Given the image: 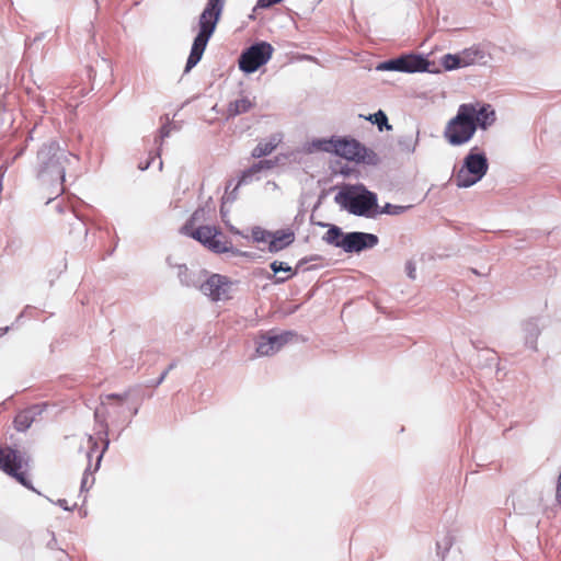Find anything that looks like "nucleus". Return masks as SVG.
I'll return each mask as SVG.
<instances>
[{
    "mask_svg": "<svg viewBox=\"0 0 561 561\" xmlns=\"http://www.w3.org/2000/svg\"><path fill=\"white\" fill-rule=\"evenodd\" d=\"M129 398V391L123 393H108L100 397V405L94 411L95 424L100 427L96 435L103 442V447L96 458L94 471L99 470L102 458L110 447V425H118L126 422V426L130 424V420H126L125 412L127 410L125 402Z\"/></svg>",
    "mask_w": 561,
    "mask_h": 561,
    "instance_id": "nucleus-1",
    "label": "nucleus"
},
{
    "mask_svg": "<svg viewBox=\"0 0 561 561\" xmlns=\"http://www.w3.org/2000/svg\"><path fill=\"white\" fill-rule=\"evenodd\" d=\"M227 0H207L198 18V33L195 36L186 60L185 72L194 68L202 59L208 41L213 36L220 20Z\"/></svg>",
    "mask_w": 561,
    "mask_h": 561,
    "instance_id": "nucleus-2",
    "label": "nucleus"
},
{
    "mask_svg": "<svg viewBox=\"0 0 561 561\" xmlns=\"http://www.w3.org/2000/svg\"><path fill=\"white\" fill-rule=\"evenodd\" d=\"M67 162H69L68 156L56 140L44 142L36 157L37 179L43 183L61 187Z\"/></svg>",
    "mask_w": 561,
    "mask_h": 561,
    "instance_id": "nucleus-3",
    "label": "nucleus"
},
{
    "mask_svg": "<svg viewBox=\"0 0 561 561\" xmlns=\"http://www.w3.org/2000/svg\"><path fill=\"white\" fill-rule=\"evenodd\" d=\"M183 225L181 232L202 243L205 248L216 254L230 253L231 256L251 257V253L241 251L233 247L232 242L214 226L195 227V215Z\"/></svg>",
    "mask_w": 561,
    "mask_h": 561,
    "instance_id": "nucleus-4",
    "label": "nucleus"
},
{
    "mask_svg": "<svg viewBox=\"0 0 561 561\" xmlns=\"http://www.w3.org/2000/svg\"><path fill=\"white\" fill-rule=\"evenodd\" d=\"M313 146L320 150L334 152L335 154L354 162H360L368 165H376L379 162L377 153L366 148L356 139L337 138L330 140H316Z\"/></svg>",
    "mask_w": 561,
    "mask_h": 561,
    "instance_id": "nucleus-5",
    "label": "nucleus"
},
{
    "mask_svg": "<svg viewBox=\"0 0 561 561\" xmlns=\"http://www.w3.org/2000/svg\"><path fill=\"white\" fill-rule=\"evenodd\" d=\"M322 239L328 244L342 249L345 253H360L375 248L379 243V238L375 233L344 232L335 225L329 226Z\"/></svg>",
    "mask_w": 561,
    "mask_h": 561,
    "instance_id": "nucleus-6",
    "label": "nucleus"
},
{
    "mask_svg": "<svg viewBox=\"0 0 561 561\" xmlns=\"http://www.w3.org/2000/svg\"><path fill=\"white\" fill-rule=\"evenodd\" d=\"M488 170L486 154L479 147H472L463 158L460 169L455 172L454 182L457 187H471L483 179Z\"/></svg>",
    "mask_w": 561,
    "mask_h": 561,
    "instance_id": "nucleus-7",
    "label": "nucleus"
},
{
    "mask_svg": "<svg viewBox=\"0 0 561 561\" xmlns=\"http://www.w3.org/2000/svg\"><path fill=\"white\" fill-rule=\"evenodd\" d=\"M334 199L344 210H378L377 195L363 184L342 186Z\"/></svg>",
    "mask_w": 561,
    "mask_h": 561,
    "instance_id": "nucleus-8",
    "label": "nucleus"
},
{
    "mask_svg": "<svg viewBox=\"0 0 561 561\" xmlns=\"http://www.w3.org/2000/svg\"><path fill=\"white\" fill-rule=\"evenodd\" d=\"M471 113L460 104L457 114L448 121L443 135L449 145L462 146L473 138L477 129Z\"/></svg>",
    "mask_w": 561,
    "mask_h": 561,
    "instance_id": "nucleus-9",
    "label": "nucleus"
},
{
    "mask_svg": "<svg viewBox=\"0 0 561 561\" xmlns=\"http://www.w3.org/2000/svg\"><path fill=\"white\" fill-rule=\"evenodd\" d=\"M28 462L30 457L25 453L10 446L0 447V470L14 478L23 486L33 489L24 470L28 467Z\"/></svg>",
    "mask_w": 561,
    "mask_h": 561,
    "instance_id": "nucleus-10",
    "label": "nucleus"
},
{
    "mask_svg": "<svg viewBox=\"0 0 561 561\" xmlns=\"http://www.w3.org/2000/svg\"><path fill=\"white\" fill-rule=\"evenodd\" d=\"M251 239L255 243H266L270 253H277L288 248L295 241V232L290 228L267 230L260 226L251 229Z\"/></svg>",
    "mask_w": 561,
    "mask_h": 561,
    "instance_id": "nucleus-11",
    "label": "nucleus"
},
{
    "mask_svg": "<svg viewBox=\"0 0 561 561\" xmlns=\"http://www.w3.org/2000/svg\"><path fill=\"white\" fill-rule=\"evenodd\" d=\"M431 62L422 55L404 54L397 58H392L380 62L376 69L387 71H399L407 73L424 72L430 70Z\"/></svg>",
    "mask_w": 561,
    "mask_h": 561,
    "instance_id": "nucleus-12",
    "label": "nucleus"
},
{
    "mask_svg": "<svg viewBox=\"0 0 561 561\" xmlns=\"http://www.w3.org/2000/svg\"><path fill=\"white\" fill-rule=\"evenodd\" d=\"M273 47L267 42H259L248 47L239 57V68L245 73H253L272 57Z\"/></svg>",
    "mask_w": 561,
    "mask_h": 561,
    "instance_id": "nucleus-13",
    "label": "nucleus"
},
{
    "mask_svg": "<svg viewBox=\"0 0 561 561\" xmlns=\"http://www.w3.org/2000/svg\"><path fill=\"white\" fill-rule=\"evenodd\" d=\"M234 284L228 276L208 273L203 279L199 291L214 302L229 300L232 298L231 291Z\"/></svg>",
    "mask_w": 561,
    "mask_h": 561,
    "instance_id": "nucleus-14",
    "label": "nucleus"
},
{
    "mask_svg": "<svg viewBox=\"0 0 561 561\" xmlns=\"http://www.w3.org/2000/svg\"><path fill=\"white\" fill-rule=\"evenodd\" d=\"M165 264L173 270L181 286L186 288H201L203 279L207 276L208 271L203 268H191L185 263H181L172 254L165 257Z\"/></svg>",
    "mask_w": 561,
    "mask_h": 561,
    "instance_id": "nucleus-15",
    "label": "nucleus"
},
{
    "mask_svg": "<svg viewBox=\"0 0 561 561\" xmlns=\"http://www.w3.org/2000/svg\"><path fill=\"white\" fill-rule=\"evenodd\" d=\"M298 334L294 331L270 330L261 334L256 341V353L260 356H272L280 351Z\"/></svg>",
    "mask_w": 561,
    "mask_h": 561,
    "instance_id": "nucleus-16",
    "label": "nucleus"
},
{
    "mask_svg": "<svg viewBox=\"0 0 561 561\" xmlns=\"http://www.w3.org/2000/svg\"><path fill=\"white\" fill-rule=\"evenodd\" d=\"M275 165L274 161L272 160H261L256 163H254L249 169L244 170L239 178L237 183H233V180H230L226 185V192L222 196V205L232 202L236 199V191L239 188V186L249 184L253 181V179L259 174L262 170L271 169ZM224 206H221L222 208Z\"/></svg>",
    "mask_w": 561,
    "mask_h": 561,
    "instance_id": "nucleus-17",
    "label": "nucleus"
},
{
    "mask_svg": "<svg viewBox=\"0 0 561 561\" xmlns=\"http://www.w3.org/2000/svg\"><path fill=\"white\" fill-rule=\"evenodd\" d=\"M463 106L471 111V117L473 124L476 125V129L480 128L486 130L491 127L496 121L495 110L491 104L488 103H463Z\"/></svg>",
    "mask_w": 561,
    "mask_h": 561,
    "instance_id": "nucleus-18",
    "label": "nucleus"
},
{
    "mask_svg": "<svg viewBox=\"0 0 561 561\" xmlns=\"http://www.w3.org/2000/svg\"><path fill=\"white\" fill-rule=\"evenodd\" d=\"M270 268L272 273H266L265 278L272 280L275 285L284 284L297 274V271H294L288 263L277 260L270 264Z\"/></svg>",
    "mask_w": 561,
    "mask_h": 561,
    "instance_id": "nucleus-19",
    "label": "nucleus"
},
{
    "mask_svg": "<svg viewBox=\"0 0 561 561\" xmlns=\"http://www.w3.org/2000/svg\"><path fill=\"white\" fill-rule=\"evenodd\" d=\"M43 409L39 405H33L16 414L14 417V426L19 432L27 431L34 423L37 415H41Z\"/></svg>",
    "mask_w": 561,
    "mask_h": 561,
    "instance_id": "nucleus-20",
    "label": "nucleus"
},
{
    "mask_svg": "<svg viewBox=\"0 0 561 561\" xmlns=\"http://www.w3.org/2000/svg\"><path fill=\"white\" fill-rule=\"evenodd\" d=\"M255 106V101L247 95H241L227 105L226 118L231 119L244 113H249Z\"/></svg>",
    "mask_w": 561,
    "mask_h": 561,
    "instance_id": "nucleus-21",
    "label": "nucleus"
},
{
    "mask_svg": "<svg viewBox=\"0 0 561 561\" xmlns=\"http://www.w3.org/2000/svg\"><path fill=\"white\" fill-rule=\"evenodd\" d=\"M523 331L525 333V344L531 350L537 348V339L540 334L538 319L531 318L524 322Z\"/></svg>",
    "mask_w": 561,
    "mask_h": 561,
    "instance_id": "nucleus-22",
    "label": "nucleus"
},
{
    "mask_svg": "<svg viewBox=\"0 0 561 561\" xmlns=\"http://www.w3.org/2000/svg\"><path fill=\"white\" fill-rule=\"evenodd\" d=\"M280 140V136L275 134L272 135L267 140L260 141L252 150V157L262 158L271 154L276 149Z\"/></svg>",
    "mask_w": 561,
    "mask_h": 561,
    "instance_id": "nucleus-23",
    "label": "nucleus"
},
{
    "mask_svg": "<svg viewBox=\"0 0 561 561\" xmlns=\"http://www.w3.org/2000/svg\"><path fill=\"white\" fill-rule=\"evenodd\" d=\"M367 121L376 125L379 129V131L382 130H390L392 129V126L388 122V117L386 113L382 110L377 111L374 114H370L369 116L365 117Z\"/></svg>",
    "mask_w": 561,
    "mask_h": 561,
    "instance_id": "nucleus-24",
    "label": "nucleus"
},
{
    "mask_svg": "<svg viewBox=\"0 0 561 561\" xmlns=\"http://www.w3.org/2000/svg\"><path fill=\"white\" fill-rule=\"evenodd\" d=\"M460 57H461L463 67H466L471 64H474L478 60L483 59L484 54L481 49L471 47V48L462 50V53L460 54Z\"/></svg>",
    "mask_w": 561,
    "mask_h": 561,
    "instance_id": "nucleus-25",
    "label": "nucleus"
},
{
    "mask_svg": "<svg viewBox=\"0 0 561 561\" xmlns=\"http://www.w3.org/2000/svg\"><path fill=\"white\" fill-rule=\"evenodd\" d=\"M442 65L446 70H455L463 67L460 54H446L442 57Z\"/></svg>",
    "mask_w": 561,
    "mask_h": 561,
    "instance_id": "nucleus-26",
    "label": "nucleus"
},
{
    "mask_svg": "<svg viewBox=\"0 0 561 561\" xmlns=\"http://www.w3.org/2000/svg\"><path fill=\"white\" fill-rule=\"evenodd\" d=\"M454 538L446 534L442 539L436 542L437 553L440 556L442 561H446L447 553L450 551Z\"/></svg>",
    "mask_w": 561,
    "mask_h": 561,
    "instance_id": "nucleus-27",
    "label": "nucleus"
},
{
    "mask_svg": "<svg viewBox=\"0 0 561 561\" xmlns=\"http://www.w3.org/2000/svg\"><path fill=\"white\" fill-rule=\"evenodd\" d=\"M172 128L176 130L179 129L175 125H172L168 115H165V123L159 129L158 136L154 138V144L160 147L163 139L170 136Z\"/></svg>",
    "mask_w": 561,
    "mask_h": 561,
    "instance_id": "nucleus-28",
    "label": "nucleus"
},
{
    "mask_svg": "<svg viewBox=\"0 0 561 561\" xmlns=\"http://www.w3.org/2000/svg\"><path fill=\"white\" fill-rule=\"evenodd\" d=\"M90 470H91V465L89 463L88 467L85 468V470L83 472V477L81 479V485H80L81 492L88 491L94 483V477L92 476V472Z\"/></svg>",
    "mask_w": 561,
    "mask_h": 561,
    "instance_id": "nucleus-29",
    "label": "nucleus"
},
{
    "mask_svg": "<svg viewBox=\"0 0 561 561\" xmlns=\"http://www.w3.org/2000/svg\"><path fill=\"white\" fill-rule=\"evenodd\" d=\"M176 365H178V360L171 362L170 365L163 371H161V375L156 380L149 381L147 386H149V387L160 386L167 378L168 374L171 370H173L176 367Z\"/></svg>",
    "mask_w": 561,
    "mask_h": 561,
    "instance_id": "nucleus-30",
    "label": "nucleus"
},
{
    "mask_svg": "<svg viewBox=\"0 0 561 561\" xmlns=\"http://www.w3.org/2000/svg\"><path fill=\"white\" fill-rule=\"evenodd\" d=\"M417 139H413L412 137H404L399 141L400 147L408 151L413 152L415 150Z\"/></svg>",
    "mask_w": 561,
    "mask_h": 561,
    "instance_id": "nucleus-31",
    "label": "nucleus"
},
{
    "mask_svg": "<svg viewBox=\"0 0 561 561\" xmlns=\"http://www.w3.org/2000/svg\"><path fill=\"white\" fill-rule=\"evenodd\" d=\"M220 214H221L222 222H225V225L227 226V228L229 229L230 232H232L233 234H237V236H241L243 238H248V236H245L242 231H240L234 226L230 225L229 220L227 219L229 213L222 211Z\"/></svg>",
    "mask_w": 561,
    "mask_h": 561,
    "instance_id": "nucleus-32",
    "label": "nucleus"
},
{
    "mask_svg": "<svg viewBox=\"0 0 561 561\" xmlns=\"http://www.w3.org/2000/svg\"><path fill=\"white\" fill-rule=\"evenodd\" d=\"M64 199L61 198L60 201H58V198H48V201L46 202V204H50V203H54L53 205V208L55 210H76L78 205H72L70 208H66L61 205V202Z\"/></svg>",
    "mask_w": 561,
    "mask_h": 561,
    "instance_id": "nucleus-33",
    "label": "nucleus"
},
{
    "mask_svg": "<svg viewBox=\"0 0 561 561\" xmlns=\"http://www.w3.org/2000/svg\"><path fill=\"white\" fill-rule=\"evenodd\" d=\"M411 206L392 205L390 203H386L382 207L377 205L378 210H409Z\"/></svg>",
    "mask_w": 561,
    "mask_h": 561,
    "instance_id": "nucleus-34",
    "label": "nucleus"
},
{
    "mask_svg": "<svg viewBox=\"0 0 561 561\" xmlns=\"http://www.w3.org/2000/svg\"><path fill=\"white\" fill-rule=\"evenodd\" d=\"M405 273L410 279L416 278V266L414 262L408 261L405 263Z\"/></svg>",
    "mask_w": 561,
    "mask_h": 561,
    "instance_id": "nucleus-35",
    "label": "nucleus"
},
{
    "mask_svg": "<svg viewBox=\"0 0 561 561\" xmlns=\"http://www.w3.org/2000/svg\"><path fill=\"white\" fill-rule=\"evenodd\" d=\"M88 443L90 450L87 453L88 458H91L92 453H94L98 449V440L92 436L88 435Z\"/></svg>",
    "mask_w": 561,
    "mask_h": 561,
    "instance_id": "nucleus-36",
    "label": "nucleus"
},
{
    "mask_svg": "<svg viewBox=\"0 0 561 561\" xmlns=\"http://www.w3.org/2000/svg\"><path fill=\"white\" fill-rule=\"evenodd\" d=\"M44 34H41L38 36H36L33 41H28L26 39L25 41V46H26V51H25V57L28 58L30 57V51L33 47V45L37 42V41H41L43 38Z\"/></svg>",
    "mask_w": 561,
    "mask_h": 561,
    "instance_id": "nucleus-37",
    "label": "nucleus"
},
{
    "mask_svg": "<svg viewBox=\"0 0 561 561\" xmlns=\"http://www.w3.org/2000/svg\"><path fill=\"white\" fill-rule=\"evenodd\" d=\"M316 259H317L316 256H311V257H302V259H300V260L298 261V263H297L296 267L294 268V271H297V273H298L300 270H304V271H305L306 268H305L304 266H305L308 262H310V261H312V260H316Z\"/></svg>",
    "mask_w": 561,
    "mask_h": 561,
    "instance_id": "nucleus-38",
    "label": "nucleus"
},
{
    "mask_svg": "<svg viewBox=\"0 0 561 561\" xmlns=\"http://www.w3.org/2000/svg\"><path fill=\"white\" fill-rule=\"evenodd\" d=\"M353 215H356V216H360V217H366V218H371V219H376L378 215H381L382 213H352ZM389 215H392L393 213H388Z\"/></svg>",
    "mask_w": 561,
    "mask_h": 561,
    "instance_id": "nucleus-39",
    "label": "nucleus"
},
{
    "mask_svg": "<svg viewBox=\"0 0 561 561\" xmlns=\"http://www.w3.org/2000/svg\"><path fill=\"white\" fill-rule=\"evenodd\" d=\"M556 499L559 503H561V471L557 482Z\"/></svg>",
    "mask_w": 561,
    "mask_h": 561,
    "instance_id": "nucleus-40",
    "label": "nucleus"
},
{
    "mask_svg": "<svg viewBox=\"0 0 561 561\" xmlns=\"http://www.w3.org/2000/svg\"><path fill=\"white\" fill-rule=\"evenodd\" d=\"M56 504H57L58 506H60L62 510H65V511H72V510H73V507H69V506H68L67 500H65V499H59V500L56 502Z\"/></svg>",
    "mask_w": 561,
    "mask_h": 561,
    "instance_id": "nucleus-41",
    "label": "nucleus"
},
{
    "mask_svg": "<svg viewBox=\"0 0 561 561\" xmlns=\"http://www.w3.org/2000/svg\"><path fill=\"white\" fill-rule=\"evenodd\" d=\"M56 546H57V540H56V538L53 536V537H51V539L47 542V547H48L49 549H55V548H56Z\"/></svg>",
    "mask_w": 561,
    "mask_h": 561,
    "instance_id": "nucleus-42",
    "label": "nucleus"
},
{
    "mask_svg": "<svg viewBox=\"0 0 561 561\" xmlns=\"http://www.w3.org/2000/svg\"><path fill=\"white\" fill-rule=\"evenodd\" d=\"M60 551L61 556L58 558V561H70L69 556L62 549Z\"/></svg>",
    "mask_w": 561,
    "mask_h": 561,
    "instance_id": "nucleus-43",
    "label": "nucleus"
},
{
    "mask_svg": "<svg viewBox=\"0 0 561 561\" xmlns=\"http://www.w3.org/2000/svg\"><path fill=\"white\" fill-rule=\"evenodd\" d=\"M153 159H154V157H151L150 160L147 161V163L145 165H139L140 170H142V171L147 170L150 167V164L153 161Z\"/></svg>",
    "mask_w": 561,
    "mask_h": 561,
    "instance_id": "nucleus-44",
    "label": "nucleus"
},
{
    "mask_svg": "<svg viewBox=\"0 0 561 561\" xmlns=\"http://www.w3.org/2000/svg\"><path fill=\"white\" fill-rule=\"evenodd\" d=\"M10 330V327L0 328V339L4 336Z\"/></svg>",
    "mask_w": 561,
    "mask_h": 561,
    "instance_id": "nucleus-45",
    "label": "nucleus"
},
{
    "mask_svg": "<svg viewBox=\"0 0 561 561\" xmlns=\"http://www.w3.org/2000/svg\"><path fill=\"white\" fill-rule=\"evenodd\" d=\"M37 126H35L31 131H30V135H28V138L30 139H34V136L35 134L37 133Z\"/></svg>",
    "mask_w": 561,
    "mask_h": 561,
    "instance_id": "nucleus-46",
    "label": "nucleus"
},
{
    "mask_svg": "<svg viewBox=\"0 0 561 561\" xmlns=\"http://www.w3.org/2000/svg\"><path fill=\"white\" fill-rule=\"evenodd\" d=\"M73 214L76 215L77 219L83 220V216H82L83 213H73Z\"/></svg>",
    "mask_w": 561,
    "mask_h": 561,
    "instance_id": "nucleus-47",
    "label": "nucleus"
},
{
    "mask_svg": "<svg viewBox=\"0 0 561 561\" xmlns=\"http://www.w3.org/2000/svg\"><path fill=\"white\" fill-rule=\"evenodd\" d=\"M130 411H131V414H133V415H137V414H138L139 409H138V407H135V408H133Z\"/></svg>",
    "mask_w": 561,
    "mask_h": 561,
    "instance_id": "nucleus-48",
    "label": "nucleus"
},
{
    "mask_svg": "<svg viewBox=\"0 0 561 561\" xmlns=\"http://www.w3.org/2000/svg\"><path fill=\"white\" fill-rule=\"evenodd\" d=\"M472 273L476 275H481L476 268H471Z\"/></svg>",
    "mask_w": 561,
    "mask_h": 561,
    "instance_id": "nucleus-49",
    "label": "nucleus"
},
{
    "mask_svg": "<svg viewBox=\"0 0 561 561\" xmlns=\"http://www.w3.org/2000/svg\"><path fill=\"white\" fill-rule=\"evenodd\" d=\"M22 152H23V149H22V150H20V151L15 154V157H14V158H16V157L21 156V154H22Z\"/></svg>",
    "mask_w": 561,
    "mask_h": 561,
    "instance_id": "nucleus-50",
    "label": "nucleus"
},
{
    "mask_svg": "<svg viewBox=\"0 0 561 561\" xmlns=\"http://www.w3.org/2000/svg\"><path fill=\"white\" fill-rule=\"evenodd\" d=\"M33 489H31L32 491L36 492V494H39V491H36L35 488L32 485Z\"/></svg>",
    "mask_w": 561,
    "mask_h": 561,
    "instance_id": "nucleus-51",
    "label": "nucleus"
},
{
    "mask_svg": "<svg viewBox=\"0 0 561 561\" xmlns=\"http://www.w3.org/2000/svg\"><path fill=\"white\" fill-rule=\"evenodd\" d=\"M124 428H125V427H123L122 430H119V432H118V436L123 433Z\"/></svg>",
    "mask_w": 561,
    "mask_h": 561,
    "instance_id": "nucleus-52",
    "label": "nucleus"
}]
</instances>
